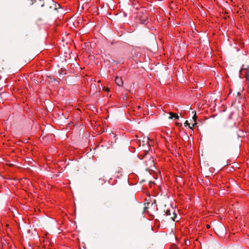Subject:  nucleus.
Wrapping results in <instances>:
<instances>
[{"mask_svg": "<svg viewBox=\"0 0 249 249\" xmlns=\"http://www.w3.org/2000/svg\"><path fill=\"white\" fill-rule=\"evenodd\" d=\"M144 164L146 170H152L155 168L153 158L151 156H146L144 157Z\"/></svg>", "mask_w": 249, "mask_h": 249, "instance_id": "nucleus-1", "label": "nucleus"}, {"mask_svg": "<svg viewBox=\"0 0 249 249\" xmlns=\"http://www.w3.org/2000/svg\"><path fill=\"white\" fill-rule=\"evenodd\" d=\"M165 213L167 216H170V219H171L173 221H175L176 218L177 217V214L175 213L174 210H173V209L172 210H166Z\"/></svg>", "mask_w": 249, "mask_h": 249, "instance_id": "nucleus-2", "label": "nucleus"}, {"mask_svg": "<svg viewBox=\"0 0 249 249\" xmlns=\"http://www.w3.org/2000/svg\"><path fill=\"white\" fill-rule=\"evenodd\" d=\"M116 84L119 86H122L123 84V81L121 77H116L115 79Z\"/></svg>", "mask_w": 249, "mask_h": 249, "instance_id": "nucleus-3", "label": "nucleus"}, {"mask_svg": "<svg viewBox=\"0 0 249 249\" xmlns=\"http://www.w3.org/2000/svg\"><path fill=\"white\" fill-rule=\"evenodd\" d=\"M169 114H170V116L169 117V118L170 119L175 118V120H178L179 118L178 116L174 113L170 112Z\"/></svg>", "mask_w": 249, "mask_h": 249, "instance_id": "nucleus-4", "label": "nucleus"}, {"mask_svg": "<svg viewBox=\"0 0 249 249\" xmlns=\"http://www.w3.org/2000/svg\"><path fill=\"white\" fill-rule=\"evenodd\" d=\"M196 118H197V116L196 115V113H195L193 117V119L194 120V121L195 122V123L192 124L193 126H194V125H195L196 124Z\"/></svg>", "mask_w": 249, "mask_h": 249, "instance_id": "nucleus-5", "label": "nucleus"}, {"mask_svg": "<svg viewBox=\"0 0 249 249\" xmlns=\"http://www.w3.org/2000/svg\"><path fill=\"white\" fill-rule=\"evenodd\" d=\"M184 124H185V125H188L190 129H193V126H190V124L188 123V121H186Z\"/></svg>", "mask_w": 249, "mask_h": 249, "instance_id": "nucleus-6", "label": "nucleus"}, {"mask_svg": "<svg viewBox=\"0 0 249 249\" xmlns=\"http://www.w3.org/2000/svg\"><path fill=\"white\" fill-rule=\"evenodd\" d=\"M170 249H178L176 245H173L171 246Z\"/></svg>", "mask_w": 249, "mask_h": 249, "instance_id": "nucleus-7", "label": "nucleus"}, {"mask_svg": "<svg viewBox=\"0 0 249 249\" xmlns=\"http://www.w3.org/2000/svg\"><path fill=\"white\" fill-rule=\"evenodd\" d=\"M103 89L107 90V89H106L105 87H104Z\"/></svg>", "mask_w": 249, "mask_h": 249, "instance_id": "nucleus-8", "label": "nucleus"}, {"mask_svg": "<svg viewBox=\"0 0 249 249\" xmlns=\"http://www.w3.org/2000/svg\"><path fill=\"white\" fill-rule=\"evenodd\" d=\"M210 227V226L209 225H207V228H209Z\"/></svg>", "mask_w": 249, "mask_h": 249, "instance_id": "nucleus-9", "label": "nucleus"}]
</instances>
